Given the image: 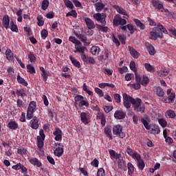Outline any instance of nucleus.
Wrapping results in <instances>:
<instances>
[{"mask_svg": "<svg viewBox=\"0 0 176 176\" xmlns=\"http://www.w3.org/2000/svg\"><path fill=\"white\" fill-rule=\"evenodd\" d=\"M123 105L126 108V109H130L132 107L134 109V111L136 112H140L141 113H144L145 112V107L141 105V102L142 100L140 98H136L129 96L127 94H123Z\"/></svg>", "mask_w": 176, "mask_h": 176, "instance_id": "f257e3e1", "label": "nucleus"}, {"mask_svg": "<svg viewBox=\"0 0 176 176\" xmlns=\"http://www.w3.org/2000/svg\"><path fill=\"white\" fill-rule=\"evenodd\" d=\"M126 24H127V21L122 18L120 14H117L114 16V19H113V25L115 27H119V25H120V29L122 30L123 32H127L128 29L131 35H133L137 30V28H134V25L132 23Z\"/></svg>", "mask_w": 176, "mask_h": 176, "instance_id": "f03ea898", "label": "nucleus"}, {"mask_svg": "<svg viewBox=\"0 0 176 176\" xmlns=\"http://www.w3.org/2000/svg\"><path fill=\"white\" fill-rule=\"evenodd\" d=\"M163 33L168 34L164 26L159 23L157 27L153 28V31L149 32L148 39H151V41H156L157 38L162 39L163 38Z\"/></svg>", "mask_w": 176, "mask_h": 176, "instance_id": "7ed1b4c3", "label": "nucleus"}, {"mask_svg": "<svg viewBox=\"0 0 176 176\" xmlns=\"http://www.w3.org/2000/svg\"><path fill=\"white\" fill-rule=\"evenodd\" d=\"M35 109H36V102L35 101H32L29 104L26 118L28 120L34 118V113H35Z\"/></svg>", "mask_w": 176, "mask_h": 176, "instance_id": "20e7f679", "label": "nucleus"}, {"mask_svg": "<svg viewBox=\"0 0 176 176\" xmlns=\"http://www.w3.org/2000/svg\"><path fill=\"white\" fill-rule=\"evenodd\" d=\"M113 134L119 137V138H124L126 135L123 133V128L120 124H117L113 127Z\"/></svg>", "mask_w": 176, "mask_h": 176, "instance_id": "39448f33", "label": "nucleus"}, {"mask_svg": "<svg viewBox=\"0 0 176 176\" xmlns=\"http://www.w3.org/2000/svg\"><path fill=\"white\" fill-rule=\"evenodd\" d=\"M94 18L98 23H101L102 25H107V14L105 13H96L94 15Z\"/></svg>", "mask_w": 176, "mask_h": 176, "instance_id": "423d86ee", "label": "nucleus"}, {"mask_svg": "<svg viewBox=\"0 0 176 176\" xmlns=\"http://www.w3.org/2000/svg\"><path fill=\"white\" fill-rule=\"evenodd\" d=\"M29 126L34 130H37V129H39V118H38L36 116L33 117L30 122Z\"/></svg>", "mask_w": 176, "mask_h": 176, "instance_id": "0eeeda50", "label": "nucleus"}, {"mask_svg": "<svg viewBox=\"0 0 176 176\" xmlns=\"http://www.w3.org/2000/svg\"><path fill=\"white\" fill-rule=\"evenodd\" d=\"M81 58L82 61L87 64H96V60H94V58L86 55V53L81 54Z\"/></svg>", "mask_w": 176, "mask_h": 176, "instance_id": "6e6552de", "label": "nucleus"}, {"mask_svg": "<svg viewBox=\"0 0 176 176\" xmlns=\"http://www.w3.org/2000/svg\"><path fill=\"white\" fill-rule=\"evenodd\" d=\"M55 136V141H62L63 140V131L60 129L56 128L55 131L53 133Z\"/></svg>", "mask_w": 176, "mask_h": 176, "instance_id": "1a4fd4ad", "label": "nucleus"}, {"mask_svg": "<svg viewBox=\"0 0 176 176\" xmlns=\"http://www.w3.org/2000/svg\"><path fill=\"white\" fill-rule=\"evenodd\" d=\"M114 118L118 119V120H122L126 118V113L122 110H117L114 113Z\"/></svg>", "mask_w": 176, "mask_h": 176, "instance_id": "9d476101", "label": "nucleus"}, {"mask_svg": "<svg viewBox=\"0 0 176 176\" xmlns=\"http://www.w3.org/2000/svg\"><path fill=\"white\" fill-rule=\"evenodd\" d=\"M84 21L89 30H94V28H96V25H94V21H93V20H91L90 18L85 17Z\"/></svg>", "mask_w": 176, "mask_h": 176, "instance_id": "9b49d317", "label": "nucleus"}, {"mask_svg": "<svg viewBox=\"0 0 176 176\" xmlns=\"http://www.w3.org/2000/svg\"><path fill=\"white\" fill-rule=\"evenodd\" d=\"M128 50L133 58H138V57H140V52H137V50L131 46H128Z\"/></svg>", "mask_w": 176, "mask_h": 176, "instance_id": "f8f14e48", "label": "nucleus"}, {"mask_svg": "<svg viewBox=\"0 0 176 176\" xmlns=\"http://www.w3.org/2000/svg\"><path fill=\"white\" fill-rule=\"evenodd\" d=\"M75 49L76 51H74V53H81V54H85L86 47H82V43L80 41V43L75 45Z\"/></svg>", "mask_w": 176, "mask_h": 176, "instance_id": "ddd939ff", "label": "nucleus"}, {"mask_svg": "<svg viewBox=\"0 0 176 176\" xmlns=\"http://www.w3.org/2000/svg\"><path fill=\"white\" fill-rule=\"evenodd\" d=\"M2 21L4 28H6V30H8L9 25L10 24V19L9 18V15H5L3 17Z\"/></svg>", "mask_w": 176, "mask_h": 176, "instance_id": "4468645a", "label": "nucleus"}, {"mask_svg": "<svg viewBox=\"0 0 176 176\" xmlns=\"http://www.w3.org/2000/svg\"><path fill=\"white\" fill-rule=\"evenodd\" d=\"M64 154V147H56L54 151V155L57 157H61Z\"/></svg>", "mask_w": 176, "mask_h": 176, "instance_id": "2eb2a0df", "label": "nucleus"}, {"mask_svg": "<svg viewBox=\"0 0 176 176\" xmlns=\"http://www.w3.org/2000/svg\"><path fill=\"white\" fill-rule=\"evenodd\" d=\"M30 164L33 166H36V167H42V162L38 160V158H31L30 160Z\"/></svg>", "mask_w": 176, "mask_h": 176, "instance_id": "dca6fc26", "label": "nucleus"}, {"mask_svg": "<svg viewBox=\"0 0 176 176\" xmlns=\"http://www.w3.org/2000/svg\"><path fill=\"white\" fill-rule=\"evenodd\" d=\"M8 129L10 130H17L19 129V124L16 121H10L8 124Z\"/></svg>", "mask_w": 176, "mask_h": 176, "instance_id": "f3484780", "label": "nucleus"}, {"mask_svg": "<svg viewBox=\"0 0 176 176\" xmlns=\"http://www.w3.org/2000/svg\"><path fill=\"white\" fill-rule=\"evenodd\" d=\"M16 94L17 97H21V98H24V97H27V94H25V90L24 89H16Z\"/></svg>", "mask_w": 176, "mask_h": 176, "instance_id": "a211bd4d", "label": "nucleus"}, {"mask_svg": "<svg viewBox=\"0 0 176 176\" xmlns=\"http://www.w3.org/2000/svg\"><path fill=\"white\" fill-rule=\"evenodd\" d=\"M80 120L82 122L84 123V124H89V120L87 119V113L82 112L80 113Z\"/></svg>", "mask_w": 176, "mask_h": 176, "instance_id": "6ab92c4d", "label": "nucleus"}, {"mask_svg": "<svg viewBox=\"0 0 176 176\" xmlns=\"http://www.w3.org/2000/svg\"><path fill=\"white\" fill-rule=\"evenodd\" d=\"M165 116L169 119H174L176 117L175 111L171 109L168 110L166 112Z\"/></svg>", "mask_w": 176, "mask_h": 176, "instance_id": "aec40b11", "label": "nucleus"}, {"mask_svg": "<svg viewBox=\"0 0 176 176\" xmlns=\"http://www.w3.org/2000/svg\"><path fill=\"white\" fill-rule=\"evenodd\" d=\"M114 9L118 12V13H120V14H123L124 16H127V12L123 8L119 6H114Z\"/></svg>", "mask_w": 176, "mask_h": 176, "instance_id": "412c9836", "label": "nucleus"}, {"mask_svg": "<svg viewBox=\"0 0 176 176\" xmlns=\"http://www.w3.org/2000/svg\"><path fill=\"white\" fill-rule=\"evenodd\" d=\"M134 23L136 24L137 27L140 28V30H145V25L140 21V19H134Z\"/></svg>", "mask_w": 176, "mask_h": 176, "instance_id": "4be33fe9", "label": "nucleus"}, {"mask_svg": "<svg viewBox=\"0 0 176 176\" xmlns=\"http://www.w3.org/2000/svg\"><path fill=\"white\" fill-rule=\"evenodd\" d=\"M147 50L151 56H155V54H156V50L152 44H148L147 45Z\"/></svg>", "mask_w": 176, "mask_h": 176, "instance_id": "5701e85b", "label": "nucleus"}, {"mask_svg": "<svg viewBox=\"0 0 176 176\" xmlns=\"http://www.w3.org/2000/svg\"><path fill=\"white\" fill-rule=\"evenodd\" d=\"M100 47L98 46H92L91 48V53L93 56H98L100 54Z\"/></svg>", "mask_w": 176, "mask_h": 176, "instance_id": "b1692460", "label": "nucleus"}, {"mask_svg": "<svg viewBox=\"0 0 176 176\" xmlns=\"http://www.w3.org/2000/svg\"><path fill=\"white\" fill-rule=\"evenodd\" d=\"M109 58V50H106L100 56L101 61H105Z\"/></svg>", "mask_w": 176, "mask_h": 176, "instance_id": "393cba45", "label": "nucleus"}, {"mask_svg": "<svg viewBox=\"0 0 176 176\" xmlns=\"http://www.w3.org/2000/svg\"><path fill=\"white\" fill-rule=\"evenodd\" d=\"M78 38L80 39L81 42L86 43L87 46L90 45V43L87 42V37L85 34H78Z\"/></svg>", "mask_w": 176, "mask_h": 176, "instance_id": "a878e982", "label": "nucleus"}, {"mask_svg": "<svg viewBox=\"0 0 176 176\" xmlns=\"http://www.w3.org/2000/svg\"><path fill=\"white\" fill-rule=\"evenodd\" d=\"M151 134H160V127L159 125H153V128L151 130Z\"/></svg>", "mask_w": 176, "mask_h": 176, "instance_id": "bb28decb", "label": "nucleus"}, {"mask_svg": "<svg viewBox=\"0 0 176 176\" xmlns=\"http://www.w3.org/2000/svg\"><path fill=\"white\" fill-rule=\"evenodd\" d=\"M82 100H85V97H83V96L76 95L74 97V100H75L74 105H75V107H78V104H79V102H80V101Z\"/></svg>", "mask_w": 176, "mask_h": 176, "instance_id": "cd10ccee", "label": "nucleus"}, {"mask_svg": "<svg viewBox=\"0 0 176 176\" xmlns=\"http://www.w3.org/2000/svg\"><path fill=\"white\" fill-rule=\"evenodd\" d=\"M128 167V174L130 176H133V174L134 173V165L131 164V162L127 164Z\"/></svg>", "mask_w": 176, "mask_h": 176, "instance_id": "c85d7f7f", "label": "nucleus"}, {"mask_svg": "<svg viewBox=\"0 0 176 176\" xmlns=\"http://www.w3.org/2000/svg\"><path fill=\"white\" fill-rule=\"evenodd\" d=\"M17 82L18 83H19L20 85H23V86H28V82H27V81L25 80L24 78H21V76H20V75L17 76Z\"/></svg>", "mask_w": 176, "mask_h": 176, "instance_id": "c756f323", "label": "nucleus"}, {"mask_svg": "<svg viewBox=\"0 0 176 176\" xmlns=\"http://www.w3.org/2000/svg\"><path fill=\"white\" fill-rule=\"evenodd\" d=\"M95 8L96 12H101L103 8H105V5L102 3L98 2L95 3Z\"/></svg>", "mask_w": 176, "mask_h": 176, "instance_id": "7c9ffc66", "label": "nucleus"}, {"mask_svg": "<svg viewBox=\"0 0 176 176\" xmlns=\"http://www.w3.org/2000/svg\"><path fill=\"white\" fill-rule=\"evenodd\" d=\"M6 58L7 60H8V61H12L13 60V52H12V50H7L6 51Z\"/></svg>", "mask_w": 176, "mask_h": 176, "instance_id": "2f4dec72", "label": "nucleus"}, {"mask_svg": "<svg viewBox=\"0 0 176 176\" xmlns=\"http://www.w3.org/2000/svg\"><path fill=\"white\" fill-rule=\"evenodd\" d=\"M156 94L158 96V97H164V91L163 90V89L160 87H157L156 88V91H155Z\"/></svg>", "mask_w": 176, "mask_h": 176, "instance_id": "473e14b6", "label": "nucleus"}, {"mask_svg": "<svg viewBox=\"0 0 176 176\" xmlns=\"http://www.w3.org/2000/svg\"><path fill=\"white\" fill-rule=\"evenodd\" d=\"M138 168L142 171L145 168V162L142 159L137 162Z\"/></svg>", "mask_w": 176, "mask_h": 176, "instance_id": "72a5a7b5", "label": "nucleus"}, {"mask_svg": "<svg viewBox=\"0 0 176 176\" xmlns=\"http://www.w3.org/2000/svg\"><path fill=\"white\" fill-rule=\"evenodd\" d=\"M69 58H70L73 65H74V67H76V68H80V62L76 60V59H75V58H74L72 56H69Z\"/></svg>", "mask_w": 176, "mask_h": 176, "instance_id": "f704fd0d", "label": "nucleus"}, {"mask_svg": "<svg viewBox=\"0 0 176 176\" xmlns=\"http://www.w3.org/2000/svg\"><path fill=\"white\" fill-rule=\"evenodd\" d=\"M98 118L100 120V124L104 127L107 123V118H105V115H104V113L99 114Z\"/></svg>", "mask_w": 176, "mask_h": 176, "instance_id": "c9c22d12", "label": "nucleus"}, {"mask_svg": "<svg viewBox=\"0 0 176 176\" xmlns=\"http://www.w3.org/2000/svg\"><path fill=\"white\" fill-rule=\"evenodd\" d=\"M104 134H106V135L107 137H109L110 140H112V131H111V129H109V127H104Z\"/></svg>", "mask_w": 176, "mask_h": 176, "instance_id": "e433bc0d", "label": "nucleus"}, {"mask_svg": "<svg viewBox=\"0 0 176 176\" xmlns=\"http://www.w3.org/2000/svg\"><path fill=\"white\" fill-rule=\"evenodd\" d=\"M144 68H145V69H146V71H148V72H155V67H153V66H152L149 63H145Z\"/></svg>", "mask_w": 176, "mask_h": 176, "instance_id": "4c0bfd02", "label": "nucleus"}, {"mask_svg": "<svg viewBox=\"0 0 176 176\" xmlns=\"http://www.w3.org/2000/svg\"><path fill=\"white\" fill-rule=\"evenodd\" d=\"M79 108H82V107H86V108H89V102L82 100L80 102H78L77 104Z\"/></svg>", "mask_w": 176, "mask_h": 176, "instance_id": "58836bf2", "label": "nucleus"}, {"mask_svg": "<svg viewBox=\"0 0 176 176\" xmlns=\"http://www.w3.org/2000/svg\"><path fill=\"white\" fill-rule=\"evenodd\" d=\"M69 16H72V17L76 19V17H78V13L76 12V10H72V11L66 14V17H69Z\"/></svg>", "mask_w": 176, "mask_h": 176, "instance_id": "ea45409f", "label": "nucleus"}, {"mask_svg": "<svg viewBox=\"0 0 176 176\" xmlns=\"http://www.w3.org/2000/svg\"><path fill=\"white\" fill-rule=\"evenodd\" d=\"M131 157L132 159H134V160H136V162H140V160H142V157H141V155L137 152H135Z\"/></svg>", "mask_w": 176, "mask_h": 176, "instance_id": "a19ab883", "label": "nucleus"}, {"mask_svg": "<svg viewBox=\"0 0 176 176\" xmlns=\"http://www.w3.org/2000/svg\"><path fill=\"white\" fill-rule=\"evenodd\" d=\"M28 58L30 63H35V61H36V56H35V54H34V52H30L28 54Z\"/></svg>", "mask_w": 176, "mask_h": 176, "instance_id": "79ce46f5", "label": "nucleus"}, {"mask_svg": "<svg viewBox=\"0 0 176 176\" xmlns=\"http://www.w3.org/2000/svg\"><path fill=\"white\" fill-rule=\"evenodd\" d=\"M45 24V21H43V16L42 15H39L37 16V25L38 27H42Z\"/></svg>", "mask_w": 176, "mask_h": 176, "instance_id": "37998d69", "label": "nucleus"}, {"mask_svg": "<svg viewBox=\"0 0 176 176\" xmlns=\"http://www.w3.org/2000/svg\"><path fill=\"white\" fill-rule=\"evenodd\" d=\"M98 30H99V31H101V32H108V30H109V28L107 26H102L101 25H96Z\"/></svg>", "mask_w": 176, "mask_h": 176, "instance_id": "c03bdc74", "label": "nucleus"}, {"mask_svg": "<svg viewBox=\"0 0 176 176\" xmlns=\"http://www.w3.org/2000/svg\"><path fill=\"white\" fill-rule=\"evenodd\" d=\"M148 83H149V78H148V76H143L142 82H141L142 86H146Z\"/></svg>", "mask_w": 176, "mask_h": 176, "instance_id": "a18cd8bd", "label": "nucleus"}, {"mask_svg": "<svg viewBox=\"0 0 176 176\" xmlns=\"http://www.w3.org/2000/svg\"><path fill=\"white\" fill-rule=\"evenodd\" d=\"M49 8V0H43L41 3V9L46 10Z\"/></svg>", "mask_w": 176, "mask_h": 176, "instance_id": "49530a36", "label": "nucleus"}, {"mask_svg": "<svg viewBox=\"0 0 176 176\" xmlns=\"http://www.w3.org/2000/svg\"><path fill=\"white\" fill-rule=\"evenodd\" d=\"M26 68L28 69V72H30V74H36V71L35 70V67L32 66V65H28L26 66Z\"/></svg>", "mask_w": 176, "mask_h": 176, "instance_id": "de8ad7c7", "label": "nucleus"}, {"mask_svg": "<svg viewBox=\"0 0 176 176\" xmlns=\"http://www.w3.org/2000/svg\"><path fill=\"white\" fill-rule=\"evenodd\" d=\"M10 30L13 32H19V28H17V25H14V22L13 21L10 22Z\"/></svg>", "mask_w": 176, "mask_h": 176, "instance_id": "09e8293b", "label": "nucleus"}, {"mask_svg": "<svg viewBox=\"0 0 176 176\" xmlns=\"http://www.w3.org/2000/svg\"><path fill=\"white\" fill-rule=\"evenodd\" d=\"M141 122L144 124V126L145 129H146V130L151 129V125H149V123L148 122V121H146V120H145L144 118H142Z\"/></svg>", "mask_w": 176, "mask_h": 176, "instance_id": "8fccbe9b", "label": "nucleus"}, {"mask_svg": "<svg viewBox=\"0 0 176 176\" xmlns=\"http://www.w3.org/2000/svg\"><path fill=\"white\" fill-rule=\"evenodd\" d=\"M158 123L160 124V126L163 128L167 126V121L164 120V118H160L158 120Z\"/></svg>", "mask_w": 176, "mask_h": 176, "instance_id": "3c124183", "label": "nucleus"}, {"mask_svg": "<svg viewBox=\"0 0 176 176\" xmlns=\"http://www.w3.org/2000/svg\"><path fill=\"white\" fill-rule=\"evenodd\" d=\"M64 3L66 6V8H69V9H72L74 8V4L72 2L69 0H63Z\"/></svg>", "mask_w": 176, "mask_h": 176, "instance_id": "603ef678", "label": "nucleus"}, {"mask_svg": "<svg viewBox=\"0 0 176 176\" xmlns=\"http://www.w3.org/2000/svg\"><path fill=\"white\" fill-rule=\"evenodd\" d=\"M43 141H45L44 139L37 138V146L39 148V149H42L43 148Z\"/></svg>", "mask_w": 176, "mask_h": 176, "instance_id": "864d4df0", "label": "nucleus"}, {"mask_svg": "<svg viewBox=\"0 0 176 176\" xmlns=\"http://www.w3.org/2000/svg\"><path fill=\"white\" fill-rule=\"evenodd\" d=\"M41 35L42 39H46V38H47V36L49 35V32H47L45 29H43L41 32Z\"/></svg>", "mask_w": 176, "mask_h": 176, "instance_id": "5fc2aeb1", "label": "nucleus"}, {"mask_svg": "<svg viewBox=\"0 0 176 176\" xmlns=\"http://www.w3.org/2000/svg\"><path fill=\"white\" fill-rule=\"evenodd\" d=\"M69 42H72V43H74V45H77L78 43H80V41L76 39L75 36H69Z\"/></svg>", "mask_w": 176, "mask_h": 176, "instance_id": "6e6d98bb", "label": "nucleus"}, {"mask_svg": "<svg viewBox=\"0 0 176 176\" xmlns=\"http://www.w3.org/2000/svg\"><path fill=\"white\" fill-rule=\"evenodd\" d=\"M113 98L117 104H120V102H122V99H120V95L119 94H115L113 95Z\"/></svg>", "mask_w": 176, "mask_h": 176, "instance_id": "4d7b16f0", "label": "nucleus"}, {"mask_svg": "<svg viewBox=\"0 0 176 176\" xmlns=\"http://www.w3.org/2000/svg\"><path fill=\"white\" fill-rule=\"evenodd\" d=\"M129 69L126 66H123L122 67H118V72L121 74V75H123V74H125V72H127Z\"/></svg>", "mask_w": 176, "mask_h": 176, "instance_id": "13d9d810", "label": "nucleus"}, {"mask_svg": "<svg viewBox=\"0 0 176 176\" xmlns=\"http://www.w3.org/2000/svg\"><path fill=\"white\" fill-rule=\"evenodd\" d=\"M129 67L131 71H133V72H137V69H135V62H134V60H131L130 62Z\"/></svg>", "mask_w": 176, "mask_h": 176, "instance_id": "bf43d9fd", "label": "nucleus"}, {"mask_svg": "<svg viewBox=\"0 0 176 176\" xmlns=\"http://www.w3.org/2000/svg\"><path fill=\"white\" fill-rule=\"evenodd\" d=\"M94 90L95 93H96V94H98L99 97H104V93L102 92V90L101 89L96 87Z\"/></svg>", "mask_w": 176, "mask_h": 176, "instance_id": "052dcab7", "label": "nucleus"}, {"mask_svg": "<svg viewBox=\"0 0 176 176\" xmlns=\"http://www.w3.org/2000/svg\"><path fill=\"white\" fill-rule=\"evenodd\" d=\"M135 82L138 83H141V82L142 81V78L141 77V76L140 74H138L137 72L135 73Z\"/></svg>", "mask_w": 176, "mask_h": 176, "instance_id": "680f3d73", "label": "nucleus"}, {"mask_svg": "<svg viewBox=\"0 0 176 176\" xmlns=\"http://www.w3.org/2000/svg\"><path fill=\"white\" fill-rule=\"evenodd\" d=\"M96 176H105V170L102 168H100L97 171Z\"/></svg>", "mask_w": 176, "mask_h": 176, "instance_id": "e2e57ef3", "label": "nucleus"}, {"mask_svg": "<svg viewBox=\"0 0 176 176\" xmlns=\"http://www.w3.org/2000/svg\"><path fill=\"white\" fill-rule=\"evenodd\" d=\"M135 90H140L141 89V82H135L134 84H130Z\"/></svg>", "mask_w": 176, "mask_h": 176, "instance_id": "0e129e2a", "label": "nucleus"}, {"mask_svg": "<svg viewBox=\"0 0 176 176\" xmlns=\"http://www.w3.org/2000/svg\"><path fill=\"white\" fill-rule=\"evenodd\" d=\"M17 153L19 155H27V148H18Z\"/></svg>", "mask_w": 176, "mask_h": 176, "instance_id": "69168bd1", "label": "nucleus"}, {"mask_svg": "<svg viewBox=\"0 0 176 176\" xmlns=\"http://www.w3.org/2000/svg\"><path fill=\"white\" fill-rule=\"evenodd\" d=\"M118 167L121 170H124V167H126V163L124 162V161H122V160H118Z\"/></svg>", "mask_w": 176, "mask_h": 176, "instance_id": "338daca9", "label": "nucleus"}, {"mask_svg": "<svg viewBox=\"0 0 176 176\" xmlns=\"http://www.w3.org/2000/svg\"><path fill=\"white\" fill-rule=\"evenodd\" d=\"M169 32H171L172 34H173L174 36L176 37V29L174 27H170L168 29Z\"/></svg>", "mask_w": 176, "mask_h": 176, "instance_id": "774afa93", "label": "nucleus"}]
</instances>
